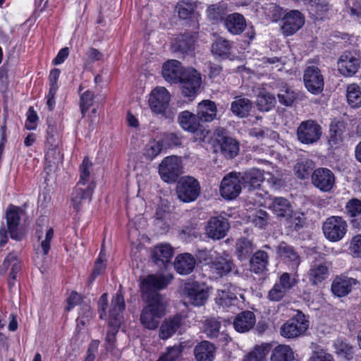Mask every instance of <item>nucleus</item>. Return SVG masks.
Segmentation results:
<instances>
[{"label": "nucleus", "instance_id": "obj_1", "mask_svg": "<svg viewBox=\"0 0 361 361\" xmlns=\"http://www.w3.org/2000/svg\"><path fill=\"white\" fill-rule=\"evenodd\" d=\"M171 275L161 274H149L140 283V292L143 300L148 303L140 315V322L148 329H155L160 319L165 312L166 301L158 292L165 288L171 282Z\"/></svg>", "mask_w": 361, "mask_h": 361}, {"label": "nucleus", "instance_id": "obj_2", "mask_svg": "<svg viewBox=\"0 0 361 361\" xmlns=\"http://www.w3.org/2000/svg\"><path fill=\"white\" fill-rule=\"evenodd\" d=\"M348 228L346 221L338 216L328 217L322 225L324 237L332 243L341 240L347 233Z\"/></svg>", "mask_w": 361, "mask_h": 361}, {"label": "nucleus", "instance_id": "obj_3", "mask_svg": "<svg viewBox=\"0 0 361 361\" xmlns=\"http://www.w3.org/2000/svg\"><path fill=\"white\" fill-rule=\"evenodd\" d=\"M200 190V183L192 176L182 177L176 185L178 197L183 202L195 201L199 197Z\"/></svg>", "mask_w": 361, "mask_h": 361}, {"label": "nucleus", "instance_id": "obj_4", "mask_svg": "<svg viewBox=\"0 0 361 361\" xmlns=\"http://www.w3.org/2000/svg\"><path fill=\"white\" fill-rule=\"evenodd\" d=\"M308 327L309 321L306 319V316L298 311L293 318L281 326V335L287 338H297L302 335Z\"/></svg>", "mask_w": 361, "mask_h": 361}, {"label": "nucleus", "instance_id": "obj_5", "mask_svg": "<svg viewBox=\"0 0 361 361\" xmlns=\"http://www.w3.org/2000/svg\"><path fill=\"white\" fill-rule=\"evenodd\" d=\"M215 300L223 307H240L245 300L241 289L231 283L226 284L224 289L218 290Z\"/></svg>", "mask_w": 361, "mask_h": 361}, {"label": "nucleus", "instance_id": "obj_6", "mask_svg": "<svg viewBox=\"0 0 361 361\" xmlns=\"http://www.w3.org/2000/svg\"><path fill=\"white\" fill-rule=\"evenodd\" d=\"M159 173L166 183H175L182 173L180 159L176 156L164 158L159 166Z\"/></svg>", "mask_w": 361, "mask_h": 361}, {"label": "nucleus", "instance_id": "obj_7", "mask_svg": "<svg viewBox=\"0 0 361 361\" xmlns=\"http://www.w3.org/2000/svg\"><path fill=\"white\" fill-rule=\"evenodd\" d=\"M178 82L180 84L182 94L186 97H193L200 90L201 75L192 68H185Z\"/></svg>", "mask_w": 361, "mask_h": 361}, {"label": "nucleus", "instance_id": "obj_8", "mask_svg": "<svg viewBox=\"0 0 361 361\" xmlns=\"http://www.w3.org/2000/svg\"><path fill=\"white\" fill-rule=\"evenodd\" d=\"M361 65V56L358 52L346 51L338 59V70L341 75L350 77L359 71Z\"/></svg>", "mask_w": 361, "mask_h": 361}, {"label": "nucleus", "instance_id": "obj_9", "mask_svg": "<svg viewBox=\"0 0 361 361\" xmlns=\"http://www.w3.org/2000/svg\"><path fill=\"white\" fill-rule=\"evenodd\" d=\"M240 173L232 171L226 175L221 180L220 192L226 200H233L237 197L242 190Z\"/></svg>", "mask_w": 361, "mask_h": 361}, {"label": "nucleus", "instance_id": "obj_10", "mask_svg": "<svg viewBox=\"0 0 361 361\" xmlns=\"http://www.w3.org/2000/svg\"><path fill=\"white\" fill-rule=\"evenodd\" d=\"M322 133L321 126L312 120L302 121L297 129L298 140L306 145L317 142L321 137Z\"/></svg>", "mask_w": 361, "mask_h": 361}, {"label": "nucleus", "instance_id": "obj_11", "mask_svg": "<svg viewBox=\"0 0 361 361\" xmlns=\"http://www.w3.org/2000/svg\"><path fill=\"white\" fill-rule=\"evenodd\" d=\"M210 270L219 277L226 276L230 272H233L235 275L240 274L231 257L226 253L215 257L211 262Z\"/></svg>", "mask_w": 361, "mask_h": 361}, {"label": "nucleus", "instance_id": "obj_12", "mask_svg": "<svg viewBox=\"0 0 361 361\" xmlns=\"http://www.w3.org/2000/svg\"><path fill=\"white\" fill-rule=\"evenodd\" d=\"M230 228L227 219L222 216L211 217L205 226L206 235L213 240L224 238Z\"/></svg>", "mask_w": 361, "mask_h": 361}, {"label": "nucleus", "instance_id": "obj_13", "mask_svg": "<svg viewBox=\"0 0 361 361\" xmlns=\"http://www.w3.org/2000/svg\"><path fill=\"white\" fill-rule=\"evenodd\" d=\"M171 95L168 90L163 87L154 88L149 98V105L152 111L156 114H164L169 106Z\"/></svg>", "mask_w": 361, "mask_h": 361}, {"label": "nucleus", "instance_id": "obj_14", "mask_svg": "<svg viewBox=\"0 0 361 361\" xmlns=\"http://www.w3.org/2000/svg\"><path fill=\"white\" fill-rule=\"evenodd\" d=\"M303 80L307 90L314 94H318L324 90V78L317 66H308L305 69Z\"/></svg>", "mask_w": 361, "mask_h": 361}, {"label": "nucleus", "instance_id": "obj_15", "mask_svg": "<svg viewBox=\"0 0 361 361\" xmlns=\"http://www.w3.org/2000/svg\"><path fill=\"white\" fill-rule=\"evenodd\" d=\"M295 282L290 279L288 273H283L279 278V282L276 283L269 291L267 298L271 301H280L286 294L295 286Z\"/></svg>", "mask_w": 361, "mask_h": 361}, {"label": "nucleus", "instance_id": "obj_16", "mask_svg": "<svg viewBox=\"0 0 361 361\" xmlns=\"http://www.w3.org/2000/svg\"><path fill=\"white\" fill-rule=\"evenodd\" d=\"M312 182L321 191L329 192L334 185L335 176L330 169L319 168L312 173Z\"/></svg>", "mask_w": 361, "mask_h": 361}, {"label": "nucleus", "instance_id": "obj_17", "mask_svg": "<svg viewBox=\"0 0 361 361\" xmlns=\"http://www.w3.org/2000/svg\"><path fill=\"white\" fill-rule=\"evenodd\" d=\"M11 267V271L8 277V286L10 290L15 286L17 274L22 269V263L14 252H10L4 259L0 273L4 274Z\"/></svg>", "mask_w": 361, "mask_h": 361}, {"label": "nucleus", "instance_id": "obj_18", "mask_svg": "<svg viewBox=\"0 0 361 361\" xmlns=\"http://www.w3.org/2000/svg\"><path fill=\"white\" fill-rule=\"evenodd\" d=\"M329 267L330 264L324 258L313 261L308 271L310 283L317 286L326 280L329 275Z\"/></svg>", "mask_w": 361, "mask_h": 361}, {"label": "nucleus", "instance_id": "obj_19", "mask_svg": "<svg viewBox=\"0 0 361 361\" xmlns=\"http://www.w3.org/2000/svg\"><path fill=\"white\" fill-rule=\"evenodd\" d=\"M20 210L18 207H9L6 210V219L8 231L12 239L20 241L23 238V233L18 229L20 224Z\"/></svg>", "mask_w": 361, "mask_h": 361}, {"label": "nucleus", "instance_id": "obj_20", "mask_svg": "<svg viewBox=\"0 0 361 361\" xmlns=\"http://www.w3.org/2000/svg\"><path fill=\"white\" fill-rule=\"evenodd\" d=\"M184 317L180 314L165 319L159 328V338L166 340L178 331L183 326Z\"/></svg>", "mask_w": 361, "mask_h": 361}, {"label": "nucleus", "instance_id": "obj_21", "mask_svg": "<svg viewBox=\"0 0 361 361\" xmlns=\"http://www.w3.org/2000/svg\"><path fill=\"white\" fill-rule=\"evenodd\" d=\"M283 21V32L286 35H292L304 25L305 18L298 11H291L285 15Z\"/></svg>", "mask_w": 361, "mask_h": 361}, {"label": "nucleus", "instance_id": "obj_22", "mask_svg": "<svg viewBox=\"0 0 361 361\" xmlns=\"http://www.w3.org/2000/svg\"><path fill=\"white\" fill-rule=\"evenodd\" d=\"M126 308L124 296L121 291H118L113 298L109 312V324H118L123 322V312Z\"/></svg>", "mask_w": 361, "mask_h": 361}, {"label": "nucleus", "instance_id": "obj_23", "mask_svg": "<svg viewBox=\"0 0 361 361\" xmlns=\"http://www.w3.org/2000/svg\"><path fill=\"white\" fill-rule=\"evenodd\" d=\"M185 299L195 306H201L204 304L208 293L199 284H188L185 288Z\"/></svg>", "mask_w": 361, "mask_h": 361}, {"label": "nucleus", "instance_id": "obj_24", "mask_svg": "<svg viewBox=\"0 0 361 361\" xmlns=\"http://www.w3.org/2000/svg\"><path fill=\"white\" fill-rule=\"evenodd\" d=\"M216 353V346L208 341L198 343L193 349L195 361H214Z\"/></svg>", "mask_w": 361, "mask_h": 361}, {"label": "nucleus", "instance_id": "obj_25", "mask_svg": "<svg viewBox=\"0 0 361 361\" xmlns=\"http://www.w3.org/2000/svg\"><path fill=\"white\" fill-rule=\"evenodd\" d=\"M184 71L180 62L177 60H169L163 66L162 75L167 82L177 83L182 78Z\"/></svg>", "mask_w": 361, "mask_h": 361}, {"label": "nucleus", "instance_id": "obj_26", "mask_svg": "<svg viewBox=\"0 0 361 361\" xmlns=\"http://www.w3.org/2000/svg\"><path fill=\"white\" fill-rule=\"evenodd\" d=\"M95 184L92 182L86 188L77 185L71 194V204L75 211H79L81 205L86 200H90Z\"/></svg>", "mask_w": 361, "mask_h": 361}, {"label": "nucleus", "instance_id": "obj_27", "mask_svg": "<svg viewBox=\"0 0 361 361\" xmlns=\"http://www.w3.org/2000/svg\"><path fill=\"white\" fill-rule=\"evenodd\" d=\"M240 176L243 185L249 190L258 188L264 180L263 171L255 168L240 173Z\"/></svg>", "mask_w": 361, "mask_h": 361}, {"label": "nucleus", "instance_id": "obj_28", "mask_svg": "<svg viewBox=\"0 0 361 361\" xmlns=\"http://www.w3.org/2000/svg\"><path fill=\"white\" fill-rule=\"evenodd\" d=\"M178 120L180 126L185 130L191 133L202 130V123L197 115L189 111L181 112L178 116Z\"/></svg>", "mask_w": 361, "mask_h": 361}, {"label": "nucleus", "instance_id": "obj_29", "mask_svg": "<svg viewBox=\"0 0 361 361\" xmlns=\"http://www.w3.org/2000/svg\"><path fill=\"white\" fill-rule=\"evenodd\" d=\"M256 322L255 314L249 310L239 313L234 319L233 327L238 332L245 333L253 328Z\"/></svg>", "mask_w": 361, "mask_h": 361}, {"label": "nucleus", "instance_id": "obj_30", "mask_svg": "<svg viewBox=\"0 0 361 361\" xmlns=\"http://www.w3.org/2000/svg\"><path fill=\"white\" fill-rule=\"evenodd\" d=\"M279 257L292 269H296L300 264V258L293 247L282 242L278 247Z\"/></svg>", "mask_w": 361, "mask_h": 361}, {"label": "nucleus", "instance_id": "obj_31", "mask_svg": "<svg viewBox=\"0 0 361 361\" xmlns=\"http://www.w3.org/2000/svg\"><path fill=\"white\" fill-rule=\"evenodd\" d=\"M357 281L353 278L340 276L335 279L331 285L332 293L338 297L348 295L352 290V286L356 285Z\"/></svg>", "mask_w": 361, "mask_h": 361}, {"label": "nucleus", "instance_id": "obj_32", "mask_svg": "<svg viewBox=\"0 0 361 361\" xmlns=\"http://www.w3.org/2000/svg\"><path fill=\"white\" fill-rule=\"evenodd\" d=\"M269 255L264 250H258L250 259V270L255 274H264L268 270Z\"/></svg>", "mask_w": 361, "mask_h": 361}, {"label": "nucleus", "instance_id": "obj_33", "mask_svg": "<svg viewBox=\"0 0 361 361\" xmlns=\"http://www.w3.org/2000/svg\"><path fill=\"white\" fill-rule=\"evenodd\" d=\"M197 115L202 123L212 121L216 116V106L211 100H203L197 108Z\"/></svg>", "mask_w": 361, "mask_h": 361}, {"label": "nucleus", "instance_id": "obj_34", "mask_svg": "<svg viewBox=\"0 0 361 361\" xmlns=\"http://www.w3.org/2000/svg\"><path fill=\"white\" fill-rule=\"evenodd\" d=\"M252 108V102L249 99L240 96L235 97L231 104L232 113L240 118L248 116Z\"/></svg>", "mask_w": 361, "mask_h": 361}, {"label": "nucleus", "instance_id": "obj_35", "mask_svg": "<svg viewBox=\"0 0 361 361\" xmlns=\"http://www.w3.org/2000/svg\"><path fill=\"white\" fill-rule=\"evenodd\" d=\"M195 263V259L190 254L184 253L176 257L174 267L178 274L186 275L192 271Z\"/></svg>", "mask_w": 361, "mask_h": 361}, {"label": "nucleus", "instance_id": "obj_36", "mask_svg": "<svg viewBox=\"0 0 361 361\" xmlns=\"http://www.w3.org/2000/svg\"><path fill=\"white\" fill-rule=\"evenodd\" d=\"M224 23L228 31L234 35L242 33L246 27L245 19L243 16L236 13L228 15Z\"/></svg>", "mask_w": 361, "mask_h": 361}, {"label": "nucleus", "instance_id": "obj_37", "mask_svg": "<svg viewBox=\"0 0 361 361\" xmlns=\"http://www.w3.org/2000/svg\"><path fill=\"white\" fill-rule=\"evenodd\" d=\"M269 208L278 217L288 219L291 216L293 212L289 201L283 197L274 198Z\"/></svg>", "mask_w": 361, "mask_h": 361}, {"label": "nucleus", "instance_id": "obj_38", "mask_svg": "<svg viewBox=\"0 0 361 361\" xmlns=\"http://www.w3.org/2000/svg\"><path fill=\"white\" fill-rule=\"evenodd\" d=\"M221 154L227 159H233L239 152L238 142L230 137H223L218 140Z\"/></svg>", "mask_w": 361, "mask_h": 361}, {"label": "nucleus", "instance_id": "obj_39", "mask_svg": "<svg viewBox=\"0 0 361 361\" xmlns=\"http://www.w3.org/2000/svg\"><path fill=\"white\" fill-rule=\"evenodd\" d=\"M173 255V250L169 244H161L154 247L153 258L155 263L161 262L162 264L169 262Z\"/></svg>", "mask_w": 361, "mask_h": 361}, {"label": "nucleus", "instance_id": "obj_40", "mask_svg": "<svg viewBox=\"0 0 361 361\" xmlns=\"http://www.w3.org/2000/svg\"><path fill=\"white\" fill-rule=\"evenodd\" d=\"M276 103V100L274 94L264 89L259 90L257 98V105L259 111H268L274 107Z\"/></svg>", "mask_w": 361, "mask_h": 361}, {"label": "nucleus", "instance_id": "obj_41", "mask_svg": "<svg viewBox=\"0 0 361 361\" xmlns=\"http://www.w3.org/2000/svg\"><path fill=\"white\" fill-rule=\"evenodd\" d=\"M254 249L253 243L245 238L238 239L235 243V255L240 261L247 259Z\"/></svg>", "mask_w": 361, "mask_h": 361}, {"label": "nucleus", "instance_id": "obj_42", "mask_svg": "<svg viewBox=\"0 0 361 361\" xmlns=\"http://www.w3.org/2000/svg\"><path fill=\"white\" fill-rule=\"evenodd\" d=\"M346 97L348 104L353 108L361 106V87L355 83L348 85Z\"/></svg>", "mask_w": 361, "mask_h": 361}, {"label": "nucleus", "instance_id": "obj_43", "mask_svg": "<svg viewBox=\"0 0 361 361\" xmlns=\"http://www.w3.org/2000/svg\"><path fill=\"white\" fill-rule=\"evenodd\" d=\"M227 7L224 4L210 5L207 10L208 19L216 24L221 22L226 13Z\"/></svg>", "mask_w": 361, "mask_h": 361}, {"label": "nucleus", "instance_id": "obj_44", "mask_svg": "<svg viewBox=\"0 0 361 361\" xmlns=\"http://www.w3.org/2000/svg\"><path fill=\"white\" fill-rule=\"evenodd\" d=\"M193 43L194 40L192 37L182 35L175 39L172 43L171 48L174 52L184 54L192 49Z\"/></svg>", "mask_w": 361, "mask_h": 361}, {"label": "nucleus", "instance_id": "obj_45", "mask_svg": "<svg viewBox=\"0 0 361 361\" xmlns=\"http://www.w3.org/2000/svg\"><path fill=\"white\" fill-rule=\"evenodd\" d=\"M294 358L293 352L290 346L279 345L276 346L271 357V361H291Z\"/></svg>", "mask_w": 361, "mask_h": 361}, {"label": "nucleus", "instance_id": "obj_46", "mask_svg": "<svg viewBox=\"0 0 361 361\" xmlns=\"http://www.w3.org/2000/svg\"><path fill=\"white\" fill-rule=\"evenodd\" d=\"M344 124L342 122L332 123L330 125L328 142L331 147L337 145L342 142Z\"/></svg>", "mask_w": 361, "mask_h": 361}, {"label": "nucleus", "instance_id": "obj_47", "mask_svg": "<svg viewBox=\"0 0 361 361\" xmlns=\"http://www.w3.org/2000/svg\"><path fill=\"white\" fill-rule=\"evenodd\" d=\"M270 350L271 345L268 343L257 345L252 351L245 357L243 361H262Z\"/></svg>", "mask_w": 361, "mask_h": 361}, {"label": "nucleus", "instance_id": "obj_48", "mask_svg": "<svg viewBox=\"0 0 361 361\" xmlns=\"http://www.w3.org/2000/svg\"><path fill=\"white\" fill-rule=\"evenodd\" d=\"M231 48V43L228 40L221 37L218 38L212 46V52L221 57H228Z\"/></svg>", "mask_w": 361, "mask_h": 361}, {"label": "nucleus", "instance_id": "obj_49", "mask_svg": "<svg viewBox=\"0 0 361 361\" xmlns=\"http://www.w3.org/2000/svg\"><path fill=\"white\" fill-rule=\"evenodd\" d=\"M120 326L121 324H118V322L116 324H109V329L105 339L106 348L109 351L112 352L116 348V336L118 332Z\"/></svg>", "mask_w": 361, "mask_h": 361}, {"label": "nucleus", "instance_id": "obj_50", "mask_svg": "<svg viewBox=\"0 0 361 361\" xmlns=\"http://www.w3.org/2000/svg\"><path fill=\"white\" fill-rule=\"evenodd\" d=\"M221 323L216 319H207L204 322V331L209 338H216L219 334Z\"/></svg>", "mask_w": 361, "mask_h": 361}, {"label": "nucleus", "instance_id": "obj_51", "mask_svg": "<svg viewBox=\"0 0 361 361\" xmlns=\"http://www.w3.org/2000/svg\"><path fill=\"white\" fill-rule=\"evenodd\" d=\"M184 346L182 344L175 345L166 348V351L157 361H176L182 353Z\"/></svg>", "mask_w": 361, "mask_h": 361}, {"label": "nucleus", "instance_id": "obj_52", "mask_svg": "<svg viewBox=\"0 0 361 361\" xmlns=\"http://www.w3.org/2000/svg\"><path fill=\"white\" fill-rule=\"evenodd\" d=\"M195 6L192 3L180 2L178 3L176 8L178 9V13L180 18L188 19L190 18H194L197 16L195 12Z\"/></svg>", "mask_w": 361, "mask_h": 361}, {"label": "nucleus", "instance_id": "obj_53", "mask_svg": "<svg viewBox=\"0 0 361 361\" xmlns=\"http://www.w3.org/2000/svg\"><path fill=\"white\" fill-rule=\"evenodd\" d=\"M92 165L90 160L87 157H85L80 166V180L77 185H85L87 183L90 178Z\"/></svg>", "mask_w": 361, "mask_h": 361}, {"label": "nucleus", "instance_id": "obj_54", "mask_svg": "<svg viewBox=\"0 0 361 361\" xmlns=\"http://www.w3.org/2000/svg\"><path fill=\"white\" fill-rule=\"evenodd\" d=\"M94 94L90 90H86L80 95V107L82 116H85L86 112L93 104Z\"/></svg>", "mask_w": 361, "mask_h": 361}, {"label": "nucleus", "instance_id": "obj_55", "mask_svg": "<svg viewBox=\"0 0 361 361\" xmlns=\"http://www.w3.org/2000/svg\"><path fill=\"white\" fill-rule=\"evenodd\" d=\"M345 214L352 218H355L361 214V201L353 198L350 200L345 207Z\"/></svg>", "mask_w": 361, "mask_h": 361}, {"label": "nucleus", "instance_id": "obj_56", "mask_svg": "<svg viewBox=\"0 0 361 361\" xmlns=\"http://www.w3.org/2000/svg\"><path fill=\"white\" fill-rule=\"evenodd\" d=\"M312 169V162L308 161L298 162L294 167L295 173L300 179H305Z\"/></svg>", "mask_w": 361, "mask_h": 361}, {"label": "nucleus", "instance_id": "obj_57", "mask_svg": "<svg viewBox=\"0 0 361 361\" xmlns=\"http://www.w3.org/2000/svg\"><path fill=\"white\" fill-rule=\"evenodd\" d=\"M278 98L281 104L290 106L295 99V94L293 90L286 88L281 90V92L278 94Z\"/></svg>", "mask_w": 361, "mask_h": 361}, {"label": "nucleus", "instance_id": "obj_58", "mask_svg": "<svg viewBox=\"0 0 361 361\" xmlns=\"http://www.w3.org/2000/svg\"><path fill=\"white\" fill-rule=\"evenodd\" d=\"M334 346L338 354L344 355L348 359L353 354L352 346L343 341L337 340L334 343Z\"/></svg>", "mask_w": 361, "mask_h": 361}, {"label": "nucleus", "instance_id": "obj_59", "mask_svg": "<svg viewBox=\"0 0 361 361\" xmlns=\"http://www.w3.org/2000/svg\"><path fill=\"white\" fill-rule=\"evenodd\" d=\"M161 145L157 142H152L145 147V154L149 159H152L161 152Z\"/></svg>", "mask_w": 361, "mask_h": 361}, {"label": "nucleus", "instance_id": "obj_60", "mask_svg": "<svg viewBox=\"0 0 361 361\" xmlns=\"http://www.w3.org/2000/svg\"><path fill=\"white\" fill-rule=\"evenodd\" d=\"M349 250L354 257L361 256V235L358 234L352 238Z\"/></svg>", "mask_w": 361, "mask_h": 361}, {"label": "nucleus", "instance_id": "obj_61", "mask_svg": "<svg viewBox=\"0 0 361 361\" xmlns=\"http://www.w3.org/2000/svg\"><path fill=\"white\" fill-rule=\"evenodd\" d=\"M250 134L257 138H264L267 137H276L277 133L273 130H271L268 128H254L250 130Z\"/></svg>", "mask_w": 361, "mask_h": 361}, {"label": "nucleus", "instance_id": "obj_62", "mask_svg": "<svg viewBox=\"0 0 361 361\" xmlns=\"http://www.w3.org/2000/svg\"><path fill=\"white\" fill-rule=\"evenodd\" d=\"M27 118L25 122V128L27 130H35L37 128V121L38 116L32 106H30L27 111Z\"/></svg>", "mask_w": 361, "mask_h": 361}, {"label": "nucleus", "instance_id": "obj_63", "mask_svg": "<svg viewBox=\"0 0 361 361\" xmlns=\"http://www.w3.org/2000/svg\"><path fill=\"white\" fill-rule=\"evenodd\" d=\"M311 3L312 7H314V10L319 16L323 15L330 8V5L326 0H313Z\"/></svg>", "mask_w": 361, "mask_h": 361}, {"label": "nucleus", "instance_id": "obj_64", "mask_svg": "<svg viewBox=\"0 0 361 361\" xmlns=\"http://www.w3.org/2000/svg\"><path fill=\"white\" fill-rule=\"evenodd\" d=\"M269 214L267 212L259 210L254 217L253 224L259 228H263L267 224Z\"/></svg>", "mask_w": 361, "mask_h": 361}]
</instances>
